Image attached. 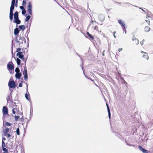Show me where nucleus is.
Segmentation results:
<instances>
[{"mask_svg": "<svg viewBox=\"0 0 153 153\" xmlns=\"http://www.w3.org/2000/svg\"><path fill=\"white\" fill-rule=\"evenodd\" d=\"M7 70L9 71L10 74L14 73V66L12 62L10 61L8 63L7 65Z\"/></svg>", "mask_w": 153, "mask_h": 153, "instance_id": "1", "label": "nucleus"}, {"mask_svg": "<svg viewBox=\"0 0 153 153\" xmlns=\"http://www.w3.org/2000/svg\"><path fill=\"white\" fill-rule=\"evenodd\" d=\"M27 11L29 14L31 15L32 14V4L31 2H29L27 6Z\"/></svg>", "mask_w": 153, "mask_h": 153, "instance_id": "2", "label": "nucleus"}, {"mask_svg": "<svg viewBox=\"0 0 153 153\" xmlns=\"http://www.w3.org/2000/svg\"><path fill=\"white\" fill-rule=\"evenodd\" d=\"M26 89L27 92L25 94V97L29 101L30 100V94L28 91V85L27 83H26Z\"/></svg>", "mask_w": 153, "mask_h": 153, "instance_id": "3", "label": "nucleus"}, {"mask_svg": "<svg viewBox=\"0 0 153 153\" xmlns=\"http://www.w3.org/2000/svg\"><path fill=\"white\" fill-rule=\"evenodd\" d=\"M24 71L23 72V74L24 76V78L25 79L26 81L27 79L28 76L27 74V70L26 69V67L24 68Z\"/></svg>", "mask_w": 153, "mask_h": 153, "instance_id": "4", "label": "nucleus"}, {"mask_svg": "<svg viewBox=\"0 0 153 153\" xmlns=\"http://www.w3.org/2000/svg\"><path fill=\"white\" fill-rule=\"evenodd\" d=\"M118 23L121 25V26L122 27V28L123 30H124V29H125V24L124 22L123 21L121 20H118Z\"/></svg>", "mask_w": 153, "mask_h": 153, "instance_id": "5", "label": "nucleus"}, {"mask_svg": "<svg viewBox=\"0 0 153 153\" xmlns=\"http://www.w3.org/2000/svg\"><path fill=\"white\" fill-rule=\"evenodd\" d=\"M8 86L10 88H15V83L13 81L9 82L8 83Z\"/></svg>", "mask_w": 153, "mask_h": 153, "instance_id": "6", "label": "nucleus"}, {"mask_svg": "<svg viewBox=\"0 0 153 153\" xmlns=\"http://www.w3.org/2000/svg\"><path fill=\"white\" fill-rule=\"evenodd\" d=\"M2 112L3 114H8V109L5 106H4L3 108Z\"/></svg>", "mask_w": 153, "mask_h": 153, "instance_id": "7", "label": "nucleus"}, {"mask_svg": "<svg viewBox=\"0 0 153 153\" xmlns=\"http://www.w3.org/2000/svg\"><path fill=\"white\" fill-rule=\"evenodd\" d=\"M12 94L11 92L10 94L8 95V96L7 97V102H11V99H12Z\"/></svg>", "mask_w": 153, "mask_h": 153, "instance_id": "8", "label": "nucleus"}, {"mask_svg": "<svg viewBox=\"0 0 153 153\" xmlns=\"http://www.w3.org/2000/svg\"><path fill=\"white\" fill-rule=\"evenodd\" d=\"M99 19L100 21L103 22L104 20L105 17L103 15L100 14L99 15Z\"/></svg>", "mask_w": 153, "mask_h": 153, "instance_id": "9", "label": "nucleus"}, {"mask_svg": "<svg viewBox=\"0 0 153 153\" xmlns=\"http://www.w3.org/2000/svg\"><path fill=\"white\" fill-rule=\"evenodd\" d=\"M138 148L143 153H148V151L144 149L143 148H142L141 146H139Z\"/></svg>", "mask_w": 153, "mask_h": 153, "instance_id": "10", "label": "nucleus"}, {"mask_svg": "<svg viewBox=\"0 0 153 153\" xmlns=\"http://www.w3.org/2000/svg\"><path fill=\"white\" fill-rule=\"evenodd\" d=\"M19 30L18 28H16L14 30V34L15 36H16L18 35Z\"/></svg>", "mask_w": 153, "mask_h": 153, "instance_id": "11", "label": "nucleus"}, {"mask_svg": "<svg viewBox=\"0 0 153 153\" xmlns=\"http://www.w3.org/2000/svg\"><path fill=\"white\" fill-rule=\"evenodd\" d=\"M14 23H16L17 24H19L21 23V21L19 19V18L18 19H15L13 21Z\"/></svg>", "mask_w": 153, "mask_h": 153, "instance_id": "12", "label": "nucleus"}, {"mask_svg": "<svg viewBox=\"0 0 153 153\" xmlns=\"http://www.w3.org/2000/svg\"><path fill=\"white\" fill-rule=\"evenodd\" d=\"M146 19H148L149 20H146L145 21L149 25H150V22L149 20H150V19H151V17L149 16H147Z\"/></svg>", "mask_w": 153, "mask_h": 153, "instance_id": "13", "label": "nucleus"}, {"mask_svg": "<svg viewBox=\"0 0 153 153\" xmlns=\"http://www.w3.org/2000/svg\"><path fill=\"white\" fill-rule=\"evenodd\" d=\"M22 76V74H21L20 73H16L15 74V77L16 78L19 79H20L21 76Z\"/></svg>", "mask_w": 153, "mask_h": 153, "instance_id": "14", "label": "nucleus"}, {"mask_svg": "<svg viewBox=\"0 0 153 153\" xmlns=\"http://www.w3.org/2000/svg\"><path fill=\"white\" fill-rule=\"evenodd\" d=\"M9 131V128H6L4 130V135L5 136H7V132Z\"/></svg>", "mask_w": 153, "mask_h": 153, "instance_id": "15", "label": "nucleus"}, {"mask_svg": "<svg viewBox=\"0 0 153 153\" xmlns=\"http://www.w3.org/2000/svg\"><path fill=\"white\" fill-rule=\"evenodd\" d=\"M14 18L15 19H18L19 18L18 12L16 11L14 14Z\"/></svg>", "mask_w": 153, "mask_h": 153, "instance_id": "16", "label": "nucleus"}, {"mask_svg": "<svg viewBox=\"0 0 153 153\" xmlns=\"http://www.w3.org/2000/svg\"><path fill=\"white\" fill-rule=\"evenodd\" d=\"M97 23L96 22V21L92 20L91 21L90 25H89V26H90V25H92L93 27V25H96V24Z\"/></svg>", "mask_w": 153, "mask_h": 153, "instance_id": "17", "label": "nucleus"}, {"mask_svg": "<svg viewBox=\"0 0 153 153\" xmlns=\"http://www.w3.org/2000/svg\"><path fill=\"white\" fill-rule=\"evenodd\" d=\"M150 30V28L149 26H146L145 27V31L146 32H149Z\"/></svg>", "mask_w": 153, "mask_h": 153, "instance_id": "18", "label": "nucleus"}, {"mask_svg": "<svg viewBox=\"0 0 153 153\" xmlns=\"http://www.w3.org/2000/svg\"><path fill=\"white\" fill-rule=\"evenodd\" d=\"M19 28L20 29L22 30L23 31L25 29V25H21L19 26Z\"/></svg>", "mask_w": 153, "mask_h": 153, "instance_id": "19", "label": "nucleus"}, {"mask_svg": "<svg viewBox=\"0 0 153 153\" xmlns=\"http://www.w3.org/2000/svg\"><path fill=\"white\" fill-rule=\"evenodd\" d=\"M106 105H107V109H108V116H109V117L110 118V115H110V110L109 109V107H108L107 103L106 104Z\"/></svg>", "mask_w": 153, "mask_h": 153, "instance_id": "20", "label": "nucleus"}, {"mask_svg": "<svg viewBox=\"0 0 153 153\" xmlns=\"http://www.w3.org/2000/svg\"><path fill=\"white\" fill-rule=\"evenodd\" d=\"M106 105H107V109H108V116H109V117L110 118V115H110V110L109 109V107H108L107 103L106 104Z\"/></svg>", "mask_w": 153, "mask_h": 153, "instance_id": "21", "label": "nucleus"}, {"mask_svg": "<svg viewBox=\"0 0 153 153\" xmlns=\"http://www.w3.org/2000/svg\"><path fill=\"white\" fill-rule=\"evenodd\" d=\"M17 56H18L22 60H24V56L23 54L20 55H18Z\"/></svg>", "mask_w": 153, "mask_h": 153, "instance_id": "22", "label": "nucleus"}, {"mask_svg": "<svg viewBox=\"0 0 153 153\" xmlns=\"http://www.w3.org/2000/svg\"><path fill=\"white\" fill-rule=\"evenodd\" d=\"M16 62L18 65H19L21 63V60L19 58H17L16 59Z\"/></svg>", "mask_w": 153, "mask_h": 153, "instance_id": "23", "label": "nucleus"}, {"mask_svg": "<svg viewBox=\"0 0 153 153\" xmlns=\"http://www.w3.org/2000/svg\"><path fill=\"white\" fill-rule=\"evenodd\" d=\"M87 34L88 35V36L91 39H94V38L88 32H87Z\"/></svg>", "mask_w": 153, "mask_h": 153, "instance_id": "24", "label": "nucleus"}, {"mask_svg": "<svg viewBox=\"0 0 153 153\" xmlns=\"http://www.w3.org/2000/svg\"><path fill=\"white\" fill-rule=\"evenodd\" d=\"M143 57L146 59L147 60L149 59V56L147 55H143Z\"/></svg>", "mask_w": 153, "mask_h": 153, "instance_id": "25", "label": "nucleus"}, {"mask_svg": "<svg viewBox=\"0 0 153 153\" xmlns=\"http://www.w3.org/2000/svg\"><path fill=\"white\" fill-rule=\"evenodd\" d=\"M30 18V15H28V16H27L25 19V21L26 22H27L29 20Z\"/></svg>", "mask_w": 153, "mask_h": 153, "instance_id": "26", "label": "nucleus"}, {"mask_svg": "<svg viewBox=\"0 0 153 153\" xmlns=\"http://www.w3.org/2000/svg\"><path fill=\"white\" fill-rule=\"evenodd\" d=\"M3 150L4 151L3 153H8V150L5 148H3Z\"/></svg>", "mask_w": 153, "mask_h": 153, "instance_id": "27", "label": "nucleus"}, {"mask_svg": "<svg viewBox=\"0 0 153 153\" xmlns=\"http://www.w3.org/2000/svg\"><path fill=\"white\" fill-rule=\"evenodd\" d=\"M135 42L136 45H137L139 44V40L135 38Z\"/></svg>", "mask_w": 153, "mask_h": 153, "instance_id": "28", "label": "nucleus"}, {"mask_svg": "<svg viewBox=\"0 0 153 153\" xmlns=\"http://www.w3.org/2000/svg\"><path fill=\"white\" fill-rule=\"evenodd\" d=\"M15 71L16 73H19L20 71V70L18 68H16L15 69Z\"/></svg>", "mask_w": 153, "mask_h": 153, "instance_id": "29", "label": "nucleus"}, {"mask_svg": "<svg viewBox=\"0 0 153 153\" xmlns=\"http://www.w3.org/2000/svg\"><path fill=\"white\" fill-rule=\"evenodd\" d=\"M16 133L18 135H20V131H19V128H18L17 129L16 131Z\"/></svg>", "mask_w": 153, "mask_h": 153, "instance_id": "30", "label": "nucleus"}, {"mask_svg": "<svg viewBox=\"0 0 153 153\" xmlns=\"http://www.w3.org/2000/svg\"><path fill=\"white\" fill-rule=\"evenodd\" d=\"M5 124L7 126H10L11 125V123L7 122H6L5 123Z\"/></svg>", "mask_w": 153, "mask_h": 153, "instance_id": "31", "label": "nucleus"}, {"mask_svg": "<svg viewBox=\"0 0 153 153\" xmlns=\"http://www.w3.org/2000/svg\"><path fill=\"white\" fill-rule=\"evenodd\" d=\"M13 15H10V16H9L10 19L11 21L13 20Z\"/></svg>", "mask_w": 153, "mask_h": 153, "instance_id": "32", "label": "nucleus"}, {"mask_svg": "<svg viewBox=\"0 0 153 153\" xmlns=\"http://www.w3.org/2000/svg\"><path fill=\"white\" fill-rule=\"evenodd\" d=\"M26 4V2L25 1H24L23 0V2H22V5H23V6H24Z\"/></svg>", "mask_w": 153, "mask_h": 153, "instance_id": "33", "label": "nucleus"}, {"mask_svg": "<svg viewBox=\"0 0 153 153\" xmlns=\"http://www.w3.org/2000/svg\"><path fill=\"white\" fill-rule=\"evenodd\" d=\"M15 2V0H13L11 3V5L14 6Z\"/></svg>", "mask_w": 153, "mask_h": 153, "instance_id": "34", "label": "nucleus"}, {"mask_svg": "<svg viewBox=\"0 0 153 153\" xmlns=\"http://www.w3.org/2000/svg\"><path fill=\"white\" fill-rule=\"evenodd\" d=\"M14 9V6L11 5L10 10H13Z\"/></svg>", "mask_w": 153, "mask_h": 153, "instance_id": "35", "label": "nucleus"}, {"mask_svg": "<svg viewBox=\"0 0 153 153\" xmlns=\"http://www.w3.org/2000/svg\"><path fill=\"white\" fill-rule=\"evenodd\" d=\"M26 10L25 9L23 10L22 11V13L23 15H24L26 13Z\"/></svg>", "mask_w": 153, "mask_h": 153, "instance_id": "36", "label": "nucleus"}, {"mask_svg": "<svg viewBox=\"0 0 153 153\" xmlns=\"http://www.w3.org/2000/svg\"><path fill=\"white\" fill-rule=\"evenodd\" d=\"M5 143L3 141H2V147L3 148L5 147Z\"/></svg>", "mask_w": 153, "mask_h": 153, "instance_id": "37", "label": "nucleus"}, {"mask_svg": "<svg viewBox=\"0 0 153 153\" xmlns=\"http://www.w3.org/2000/svg\"><path fill=\"white\" fill-rule=\"evenodd\" d=\"M22 52L19 51L18 52V53H17V54H16V55L18 56L19 55H21L22 54Z\"/></svg>", "mask_w": 153, "mask_h": 153, "instance_id": "38", "label": "nucleus"}, {"mask_svg": "<svg viewBox=\"0 0 153 153\" xmlns=\"http://www.w3.org/2000/svg\"><path fill=\"white\" fill-rule=\"evenodd\" d=\"M13 10H10V15H13Z\"/></svg>", "mask_w": 153, "mask_h": 153, "instance_id": "39", "label": "nucleus"}, {"mask_svg": "<svg viewBox=\"0 0 153 153\" xmlns=\"http://www.w3.org/2000/svg\"><path fill=\"white\" fill-rule=\"evenodd\" d=\"M19 117L18 116H15V120L16 121L18 120V119L19 118Z\"/></svg>", "mask_w": 153, "mask_h": 153, "instance_id": "40", "label": "nucleus"}, {"mask_svg": "<svg viewBox=\"0 0 153 153\" xmlns=\"http://www.w3.org/2000/svg\"><path fill=\"white\" fill-rule=\"evenodd\" d=\"M19 7L20 9L22 10L25 9L24 7L23 6H20Z\"/></svg>", "mask_w": 153, "mask_h": 153, "instance_id": "41", "label": "nucleus"}, {"mask_svg": "<svg viewBox=\"0 0 153 153\" xmlns=\"http://www.w3.org/2000/svg\"><path fill=\"white\" fill-rule=\"evenodd\" d=\"M15 108H14V109H13L12 110V113L14 114L16 113V111H15Z\"/></svg>", "mask_w": 153, "mask_h": 153, "instance_id": "42", "label": "nucleus"}, {"mask_svg": "<svg viewBox=\"0 0 153 153\" xmlns=\"http://www.w3.org/2000/svg\"><path fill=\"white\" fill-rule=\"evenodd\" d=\"M94 29L95 30H98V27L96 25L94 27Z\"/></svg>", "mask_w": 153, "mask_h": 153, "instance_id": "43", "label": "nucleus"}, {"mask_svg": "<svg viewBox=\"0 0 153 153\" xmlns=\"http://www.w3.org/2000/svg\"><path fill=\"white\" fill-rule=\"evenodd\" d=\"M21 50V49L20 48H18L16 50V52H19Z\"/></svg>", "mask_w": 153, "mask_h": 153, "instance_id": "44", "label": "nucleus"}, {"mask_svg": "<svg viewBox=\"0 0 153 153\" xmlns=\"http://www.w3.org/2000/svg\"><path fill=\"white\" fill-rule=\"evenodd\" d=\"M116 33V32L115 31H114L113 32V35L114 36L115 38H116V36L115 35V34Z\"/></svg>", "mask_w": 153, "mask_h": 153, "instance_id": "45", "label": "nucleus"}, {"mask_svg": "<svg viewBox=\"0 0 153 153\" xmlns=\"http://www.w3.org/2000/svg\"><path fill=\"white\" fill-rule=\"evenodd\" d=\"M7 137L9 138L10 137L11 135L10 134H7Z\"/></svg>", "mask_w": 153, "mask_h": 153, "instance_id": "46", "label": "nucleus"}, {"mask_svg": "<svg viewBox=\"0 0 153 153\" xmlns=\"http://www.w3.org/2000/svg\"><path fill=\"white\" fill-rule=\"evenodd\" d=\"M123 50V49L122 48H119L118 50V51H119V52H120L121 51Z\"/></svg>", "mask_w": 153, "mask_h": 153, "instance_id": "47", "label": "nucleus"}, {"mask_svg": "<svg viewBox=\"0 0 153 153\" xmlns=\"http://www.w3.org/2000/svg\"><path fill=\"white\" fill-rule=\"evenodd\" d=\"M144 39H143V41H142V42H140V43L141 44V45H143V43L144 42Z\"/></svg>", "mask_w": 153, "mask_h": 153, "instance_id": "48", "label": "nucleus"}, {"mask_svg": "<svg viewBox=\"0 0 153 153\" xmlns=\"http://www.w3.org/2000/svg\"><path fill=\"white\" fill-rule=\"evenodd\" d=\"M19 86L20 87H22V84L21 83H20L19 84Z\"/></svg>", "mask_w": 153, "mask_h": 153, "instance_id": "49", "label": "nucleus"}, {"mask_svg": "<svg viewBox=\"0 0 153 153\" xmlns=\"http://www.w3.org/2000/svg\"><path fill=\"white\" fill-rule=\"evenodd\" d=\"M124 84H125L126 85H127V82H126L125 80H124Z\"/></svg>", "mask_w": 153, "mask_h": 153, "instance_id": "50", "label": "nucleus"}, {"mask_svg": "<svg viewBox=\"0 0 153 153\" xmlns=\"http://www.w3.org/2000/svg\"><path fill=\"white\" fill-rule=\"evenodd\" d=\"M135 38L134 36L132 38V40L133 41L135 40Z\"/></svg>", "mask_w": 153, "mask_h": 153, "instance_id": "51", "label": "nucleus"}, {"mask_svg": "<svg viewBox=\"0 0 153 153\" xmlns=\"http://www.w3.org/2000/svg\"><path fill=\"white\" fill-rule=\"evenodd\" d=\"M141 53H145V54H147V53H146L145 52L143 51H141Z\"/></svg>", "mask_w": 153, "mask_h": 153, "instance_id": "52", "label": "nucleus"}, {"mask_svg": "<svg viewBox=\"0 0 153 153\" xmlns=\"http://www.w3.org/2000/svg\"><path fill=\"white\" fill-rule=\"evenodd\" d=\"M6 140V139L4 137H3L2 138V141H3V140Z\"/></svg>", "mask_w": 153, "mask_h": 153, "instance_id": "53", "label": "nucleus"}, {"mask_svg": "<svg viewBox=\"0 0 153 153\" xmlns=\"http://www.w3.org/2000/svg\"><path fill=\"white\" fill-rule=\"evenodd\" d=\"M139 9H141L143 11V12H145V11L143 9H142V8H139Z\"/></svg>", "mask_w": 153, "mask_h": 153, "instance_id": "54", "label": "nucleus"}, {"mask_svg": "<svg viewBox=\"0 0 153 153\" xmlns=\"http://www.w3.org/2000/svg\"><path fill=\"white\" fill-rule=\"evenodd\" d=\"M123 30L125 31V33L126 34V29H124V30Z\"/></svg>", "mask_w": 153, "mask_h": 153, "instance_id": "55", "label": "nucleus"}, {"mask_svg": "<svg viewBox=\"0 0 153 153\" xmlns=\"http://www.w3.org/2000/svg\"><path fill=\"white\" fill-rule=\"evenodd\" d=\"M17 3H18V1L16 0V4H17Z\"/></svg>", "mask_w": 153, "mask_h": 153, "instance_id": "56", "label": "nucleus"}, {"mask_svg": "<svg viewBox=\"0 0 153 153\" xmlns=\"http://www.w3.org/2000/svg\"><path fill=\"white\" fill-rule=\"evenodd\" d=\"M15 6H16V7L17 6V4H16Z\"/></svg>", "mask_w": 153, "mask_h": 153, "instance_id": "57", "label": "nucleus"}, {"mask_svg": "<svg viewBox=\"0 0 153 153\" xmlns=\"http://www.w3.org/2000/svg\"><path fill=\"white\" fill-rule=\"evenodd\" d=\"M129 146H131L132 145H130V144H127Z\"/></svg>", "mask_w": 153, "mask_h": 153, "instance_id": "58", "label": "nucleus"}, {"mask_svg": "<svg viewBox=\"0 0 153 153\" xmlns=\"http://www.w3.org/2000/svg\"><path fill=\"white\" fill-rule=\"evenodd\" d=\"M117 3H118V4H120V2H119V3H118V2H117Z\"/></svg>", "mask_w": 153, "mask_h": 153, "instance_id": "59", "label": "nucleus"}, {"mask_svg": "<svg viewBox=\"0 0 153 153\" xmlns=\"http://www.w3.org/2000/svg\"><path fill=\"white\" fill-rule=\"evenodd\" d=\"M17 42L19 43V41H18Z\"/></svg>", "mask_w": 153, "mask_h": 153, "instance_id": "60", "label": "nucleus"}, {"mask_svg": "<svg viewBox=\"0 0 153 153\" xmlns=\"http://www.w3.org/2000/svg\"><path fill=\"white\" fill-rule=\"evenodd\" d=\"M12 53H13V51L12 50Z\"/></svg>", "mask_w": 153, "mask_h": 153, "instance_id": "61", "label": "nucleus"}]
</instances>
